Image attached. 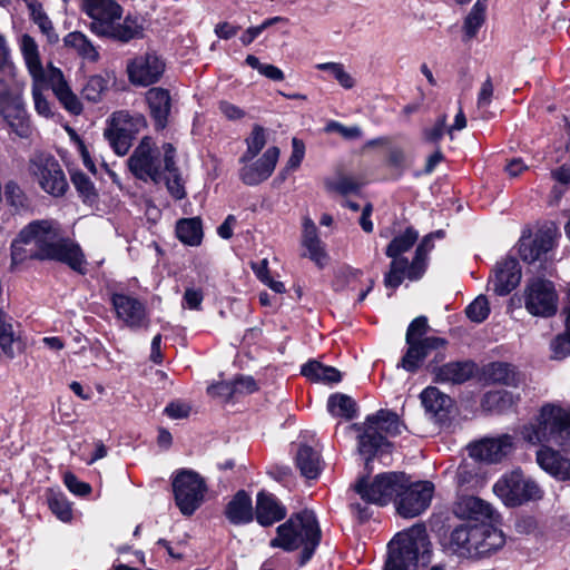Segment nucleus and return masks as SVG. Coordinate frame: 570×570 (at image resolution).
Returning a JSON list of instances; mask_svg holds the SVG:
<instances>
[{"label":"nucleus","instance_id":"obj_1","mask_svg":"<svg viewBox=\"0 0 570 570\" xmlns=\"http://www.w3.org/2000/svg\"><path fill=\"white\" fill-rule=\"evenodd\" d=\"M29 258L57 261L81 275L87 273V261L80 246L63 237L60 224L53 219L30 222L12 242V265L21 264Z\"/></svg>","mask_w":570,"mask_h":570},{"label":"nucleus","instance_id":"obj_2","mask_svg":"<svg viewBox=\"0 0 570 570\" xmlns=\"http://www.w3.org/2000/svg\"><path fill=\"white\" fill-rule=\"evenodd\" d=\"M523 439L542 448L537 452V462L542 470L559 480H570V460L546 444L570 445V409L548 403L543 405L534 422L523 426Z\"/></svg>","mask_w":570,"mask_h":570},{"label":"nucleus","instance_id":"obj_3","mask_svg":"<svg viewBox=\"0 0 570 570\" xmlns=\"http://www.w3.org/2000/svg\"><path fill=\"white\" fill-rule=\"evenodd\" d=\"M82 11L91 19L89 29L98 37L128 42L141 33L137 18L127 16L122 22V8L115 0H82Z\"/></svg>","mask_w":570,"mask_h":570},{"label":"nucleus","instance_id":"obj_4","mask_svg":"<svg viewBox=\"0 0 570 570\" xmlns=\"http://www.w3.org/2000/svg\"><path fill=\"white\" fill-rule=\"evenodd\" d=\"M321 529L316 515L311 510L294 513L289 519L277 527L276 537L272 539L273 548L285 551L302 550L299 564L304 566L313 557L321 542Z\"/></svg>","mask_w":570,"mask_h":570},{"label":"nucleus","instance_id":"obj_5","mask_svg":"<svg viewBox=\"0 0 570 570\" xmlns=\"http://www.w3.org/2000/svg\"><path fill=\"white\" fill-rule=\"evenodd\" d=\"M430 541L425 527L414 525L397 533L389 543V558L384 570H416L419 556L429 552Z\"/></svg>","mask_w":570,"mask_h":570},{"label":"nucleus","instance_id":"obj_6","mask_svg":"<svg viewBox=\"0 0 570 570\" xmlns=\"http://www.w3.org/2000/svg\"><path fill=\"white\" fill-rule=\"evenodd\" d=\"M406 481L403 472H385L373 479L361 478L354 484V491L366 503L384 507L391 501L395 503L399 492Z\"/></svg>","mask_w":570,"mask_h":570},{"label":"nucleus","instance_id":"obj_7","mask_svg":"<svg viewBox=\"0 0 570 570\" xmlns=\"http://www.w3.org/2000/svg\"><path fill=\"white\" fill-rule=\"evenodd\" d=\"M135 178L159 184L164 174V149L156 146L150 137H144L127 159Z\"/></svg>","mask_w":570,"mask_h":570},{"label":"nucleus","instance_id":"obj_8","mask_svg":"<svg viewBox=\"0 0 570 570\" xmlns=\"http://www.w3.org/2000/svg\"><path fill=\"white\" fill-rule=\"evenodd\" d=\"M29 173L39 187L52 197L65 196L69 188L59 161L50 154H35L29 160Z\"/></svg>","mask_w":570,"mask_h":570},{"label":"nucleus","instance_id":"obj_9","mask_svg":"<svg viewBox=\"0 0 570 570\" xmlns=\"http://www.w3.org/2000/svg\"><path fill=\"white\" fill-rule=\"evenodd\" d=\"M493 492L507 507H519L529 501L540 500L543 491L531 479H525L520 470L502 475L493 485Z\"/></svg>","mask_w":570,"mask_h":570},{"label":"nucleus","instance_id":"obj_10","mask_svg":"<svg viewBox=\"0 0 570 570\" xmlns=\"http://www.w3.org/2000/svg\"><path fill=\"white\" fill-rule=\"evenodd\" d=\"M145 127L146 119L141 114L119 110L112 114L110 126L105 130L104 136L114 151L124 156L130 149L136 135Z\"/></svg>","mask_w":570,"mask_h":570},{"label":"nucleus","instance_id":"obj_11","mask_svg":"<svg viewBox=\"0 0 570 570\" xmlns=\"http://www.w3.org/2000/svg\"><path fill=\"white\" fill-rule=\"evenodd\" d=\"M173 491L179 511L191 515L203 503L207 487L198 473L181 470L173 480Z\"/></svg>","mask_w":570,"mask_h":570},{"label":"nucleus","instance_id":"obj_12","mask_svg":"<svg viewBox=\"0 0 570 570\" xmlns=\"http://www.w3.org/2000/svg\"><path fill=\"white\" fill-rule=\"evenodd\" d=\"M434 484L430 481H406L395 500L397 513L403 518H414L424 512L433 498Z\"/></svg>","mask_w":570,"mask_h":570},{"label":"nucleus","instance_id":"obj_13","mask_svg":"<svg viewBox=\"0 0 570 570\" xmlns=\"http://www.w3.org/2000/svg\"><path fill=\"white\" fill-rule=\"evenodd\" d=\"M524 306L534 316H553L558 309V295L553 283L542 278L532 279L525 287Z\"/></svg>","mask_w":570,"mask_h":570},{"label":"nucleus","instance_id":"obj_14","mask_svg":"<svg viewBox=\"0 0 570 570\" xmlns=\"http://www.w3.org/2000/svg\"><path fill=\"white\" fill-rule=\"evenodd\" d=\"M557 235V228L552 225L538 229L533 236L523 234L519 240V254L522 261L529 264L549 261Z\"/></svg>","mask_w":570,"mask_h":570},{"label":"nucleus","instance_id":"obj_15","mask_svg":"<svg viewBox=\"0 0 570 570\" xmlns=\"http://www.w3.org/2000/svg\"><path fill=\"white\" fill-rule=\"evenodd\" d=\"M0 115L19 137H29L31 132L29 116L19 95H12L7 90L0 94Z\"/></svg>","mask_w":570,"mask_h":570},{"label":"nucleus","instance_id":"obj_16","mask_svg":"<svg viewBox=\"0 0 570 570\" xmlns=\"http://www.w3.org/2000/svg\"><path fill=\"white\" fill-rule=\"evenodd\" d=\"M165 71V62L154 52L138 56L127 63V72L131 83L150 86L157 82Z\"/></svg>","mask_w":570,"mask_h":570},{"label":"nucleus","instance_id":"obj_17","mask_svg":"<svg viewBox=\"0 0 570 570\" xmlns=\"http://www.w3.org/2000/svg\"><path fill=\"white\" fill-rule=\"evenodd\" d=\"M110 301L117 318L127 327L131 330L147 327L149 321L146 306L137 297L124 293H114Z\"/></svg>","mask_w":570,"mask_h":570},{"label":"nucleus","instance_id":"obj_18","mask_svg":"<svg viewBox=\"0 0 570 570\" xmlns=\"http://www.w3.org/2000/svg\"><path fill=\"white\" fill-rule=\"evenodd\" d=\"M279 158L278 147H269L255 163H243L239 170L240 180L247 186H256L265 181L273 174Z\"/></svg>","mask_w":570,"mask_h":570},{"label":"nucleus","instance_id":"obj_19","mask_svg":"<svg viewBox=\"0 0 570 570\" xmlns=\"http://www.w3.org/2000/svg\"><path fill=\"white\" fill-rule=\"evenodd\" d=\"M513 449V438L503 434L498 438H485L470 445V456L487 463H497Z\"/></svg>","mask_w":570,"mask_h":570},{"label":"nucleus","instance_id":"obj_20","mask_svg":"<svg viewBox=\"0 0 570 570\" xmlns=\"http://www.w3.org/2000/svg\"><path fill=\"white\" fill-rule=\"evenodd\" d=\"M454 514L459 519L482 522H498L499 514L491 504L473 495H462L454 504Z\"/></svg>","mask_w":570,"mask_h":570},{"label":"nucleus","instance_id":"obj_21","mask_svg":"<svg viewBox=\"0 0 570 570\" xmlns=\"http://www.w3.org/2000/svg\"><path fill=\"white\" fill-rule=\"evenodd\" d=\"M520 281L521 267L519 262L513 257H505L497 263L489 284L492 285L497 295L505 296L520 284Z\"/></svg>","mask_w":570,"mask_h":570},{"label":"nucleus","instance_id":"obj_22","mask_svg":"<svg viewBox=\"0 0 570 570\" xmlns=\"http://www.w3.org/2000/svg\"><path fill=\"white\" fill-rule=\"evenodd\" d=\"M406 344L407 350L401 358L399 366L410 373H414L420 368L431 351L443 348L446 345V341L442 337L426 336L423 342H406Z\"/></svg>","mask_w":570,"mask_h":570},{"label":"nucleus","instance_id":"obj_23","mask_svg":"<svg viewBox=\"0 0 570 570\" xmlns=\"http://www.w3.org/2000/svg\"><path fill=\"white\" fill-rule=\"evenodd\" d=\"M495 522L476 523V542L474 559H483L501 550L505 544L502 530L494 527Z\"/></svg>","mask_w":570,"mask_h":570},{"label":"nucleus","instance_id":"obj_24","mask_svg":"<svg viewBox=\"0 0 570 570\" xmlns=\"http://www.w3.org/2000/svg\"><path fill=\"white\" fill-rule=\"evenodd\" d=\"M428 367L434 374L435 382L451 384L466 382L476 371V365L472 361L449 362L440 366L430 363Z\"/></svg>","mask_w":570,"mask_h":570},{"label":"nucleus","instance_id":"obj_25","mask_svg":"<svg viewBox=\"0 0 570 570\" xmlns=\"http://www.w3.org/2000/svg\"><path fill=\"white\" fill-rule=\"evenodd\" d=\"M476 523H463L455 527L449 537L448 550L462 559H474Z\"/></svg>","mask_w":570,"mask_h":570},{"label":"nucleus","instance_id":"obj_26","mask_svg":"<svg viewBox=\"0 0 570 570\" xmlns=\"http://www.w3.org/2000/svg\"><path fill=\"white\" fill-rule=\"evenodd\" d=\"M286 517V508L272 493L261 491L256 498L255 519L263 527H269Z\"/></svg>","mask_w":570,"mask_h":570},{"label":"nucleus","instance_id":"obj_27","mask_svg":"<svg viewBox=\"0 0 570 570\" xmlns=\"http://www.w3.org/2000/svg\"><path fill=\"white\" fill-rule=\"evenodd\" d=\"M146 100L150 109V115L155 120L156 129H164L167 126L171 109L169 91L161 87H153L146 92Z\"/></svg>","mask_w":570,"mask_h":570},{"label":"nucleus","instance_id":"obj_28","mask_svg":"<svg viewBox=\"0 0 570 570\" xmlns=\"http://www.w3.org/2000/svg\"><path fill=\"white\" fill-rule=\"evenodd\" d=\"M49 85L55 96L67 111L72 115L81 114L82 104L70 89L60 69L52 68L50 70Z\"/></svg>","mask_w":570,"mask_h":570},{"label":"nucleus","instance_id":"obj_29","mask_svg":"<svg viewBox=\"0 0 570 570\" xmlns=\"http://www.w3.org/2000/svg\"><path fill=\"white\" fill-rule=\"evenodd\" d=\"M164 149V174L163 180H166V186L170 195L176 199H183L186 195L181 177L176 166L175 157L176 149L169 142L163 145Z\"/></svg>","mask_w":570,"mask_h":570},{"label":"nucleus","instance_id":"obj_30","mask_svg":"<svg viewBox=\"0 0 570 570\" xmlns=\"http://www.w3.org/2000/svg\"><path fill=\"white\" fill-rule=\"evenodd\" d=\"M225 515L227 520L235 525L252 522L255 512L250 495L244 490L236 492L225 508Z\"/></svg>","mask_w":570,"mask_h":570},{"label":"nucleus","instance_id":"obj_31","mask_svg":"<svg viewBox=\"0 0 570 570\" xmlns=\"http://www.w3.org/2000/svg\"><path fill=\"white\" fill-rule=\"evenodd\" d=\"M302 246L306 249L305 256L317 266H324L327 255L324 244L318 237L316 225L309 217H305L303 220Z\"/></svg>","mask_w":570,"mask_h":570},{"label":"nucleus","instance_id":"obj_32","mask_svg":"<svg viewBox=\"0 0 570 570\" xmlns=\"http://www.w3.org/2000/svg\"><path fill=\"white\" fill-rule=\"evenodd\" d=\"M384 445H387L386 439L372 423H367L358 436V452L365 458L366 469H370V461L382 451Z\"/></svg>","mask_w":570,"mask_h":570},{"label":"nucleus","instance_id":"obj_33","mask_svg":"<svg viewBox=\"0 0 570 570\" xmlns=\"http://www.w3.org/2000/svg\"><path fill=\"white\" fill-rule=\"evenodd\" d=\"M420 397L425 411L439 420L446 417L452 406L451 397L434 386L424 389Z\"/></svg>","mask_w":570,"mask_h":570},{"label":"nucleus","instance_id":"obj_34","mask_svg":"<svg viewBox=\"0 0 570 570\" xmlns=\"http://www.w3.org/2000/svg\"><path fill=\"white\" fill-rule=\"evenodd\" d=\"M296 465L306 479H316L322 472L323 461L317 450L301 444L296 454Z\"/></svg>","mask_w":570,"mask_h":570},{"label":"nucleus","instance_id":"obj_35","mask_svg":"<svg viewBox=\"0 0 570 570\" xmlns=\"http://www.w3.org/2000/svg\"><path fill=\"white\" fill-rule=\"evenodd\" d=\"M0 347L10 358L22 351L19 332L14 330L11 318L0 314Z\"/></svg>","mask_w":570,"mask_h":570},{"label":"nucleus","instance_id":"obj_36","mask_svg":"<svg viewBox=\"0 0 570 570\" xmlns=\"http://www.w3.org/2000/svg\"><path fill=\"white\" fill-rule=\"evenodd\" d=\"M301 374L313 382L324 384H334L342 380V374L337 368L315 360L305 363L301 368Z\"/></svg>","mask_w":570,"mask_h":570},{"label":"nucleus","instance_id":"obj_37","mask_svg":"<svg viewBox=\"0 0 570 570\" xmlns=\"http://www.w3.org/2000/svg\"><path fill=\"white\" fill-rule=\"evenodd\" d=\"M20 45L23 59L32 79L42 80L45 78V71L40 61L38 45L35 39L29 35H23Z\"/></svg>","mask_w":570,"mask_h":570},{"label":"nucleus","instance_id":"obj_38","mask_svg":"<svg viewBox=\"0 0 570 570\" xmlns=\"http://www.w3.org/2000/svg\"><path fill=\"white\" fill-rule=\"evenodd\" d=\"M176 236L185 245H200L203 239L202 219L199 217L179 219L176 224Z\"/></svg>","mask_w":570,"mask_h":570},{"label":"nucleus","instance_id":"obj_39","mask_svg":"<svg viewBox=\"0 0 570 570\" xmlns=\"http://www.w3.org/2000/svg\"><path fill=\"white\" fill-rule=\"evenodd\" d=\"M66 47L73 49L82 59L95 62L99 52L86 35L79 31L69 32L63 38Z\"/></svg>","mask_w":570,"mask_h":570},{"label":"nucleus","instance_id":"obj_40","mask_svg":"<svg viewBox=\"0 0 570 570\" xmlns=\"http://www.w3.org/2000/svg\"><path fill=\"white\" fill-rule=\"evenodd\" d=\"M257 383L252 376H238L236 377L232 385L228 383H219L217 385H212L208 387V393L210 394H250L257 391Z\"/></svg>","mask_w":570,"mask_h":570},{"label":"nucleus","instance_id":"obj_41","mask_svg":"<svg viewBox=\"0 0 570 570\" xmlns=\"http://www.w3.org/2000/svg\"><path fill=\"white\" fill-rule=\"evenodd\" d=\"M327 411L335 417L352 420L356 416L357 406L351 396L335 393L327 400Z\"/></svg>","mask_w":570,"mask_h":570},{"label":"nucleus","instance_id":"obj_42","mask_svg":"<svg viewBox=\"0 0 570 570\" xmlns=\"http://www.w3.org/2000/svg\"><path fill=\"white\" fill-rule=\"evenodd\" d=\"M433 235L425 236L415 250V256L409 268V279L416 281L422 277L426 268L428 254L433 248Z\"/></svg>","mask_w":570,"mask_h":570},{"label":"nucleus","instance_id":"obj_43","mask_svg":"<svg viewBox=\"0 0 570 570\" xmlns=\"http://www.w3.org/2000/svg\"><path fill=\"white\" fill-rule=\"evenodd\" d=\"M488 0H478L464 19L463 31L468 40L474 38L485 21Z\"/></svg>","mask_w":570,"mask_h":570},{"label":"nucleus","instance_id":"obj_44","mask_svg":"<svg viewBox=\"0 0 570 570\" xmlns=\"http://www.w3.org/2000/svg\"><path fill=\"white\" fill-rule=\"evenodd\" d=\"M419 238V233L409 227L404 233L395 236L389 244L385 254L390 258H402L401 255L412 248Z\"/></svg>","mask_w":570,"mask_h":570},{"label":"nucleus","instance_id":"obj_45","mask_svg":"<svg viewBox=\"0 0 570 570\" xmlns=\"http://www.w3.org/2000/svg\"><path fill=\"white\" fill-rule=\"evenodd\" d=\"M485 376L493 383L515 385L517 374L514 367L508 363L493 362L485 368Z\"/></svg>","mask_w":570,"mask_h":570},{"label":"nucleus","instance_id":"obj_46","mask_svg":"<svg viewBox=\"0 0 570 570\" xmlns=\"http://www.w3.org/2000/svg\"><path fill=\"white\" fill-rule=\"evenodd\" d=\"M246 151L239 158L240 163L252 161L266 145V131L261 125H254L250 135L246 138Z\"/></svg>","mask_w":570,"mask_h":570},{"label":"nucleus","instance_id":"obj_47","mask_svg":"<svg viewBox=\"0 0 570 570\" xmlns=\"http://www.w3.org/2000/svg\"><path fill=\"white\" fill-rule=\"evenodd\" d=\"M411 264L406 258H392L390 271L384 276V285L387 288L399 287L404 277L409 278V268Z\"/></svg>","mask_w":570,"mask_h":570},{"label":"nucleus","instance_id":"obj_48","mask_svg":"<svg viewBox=\"0 0 570 570\" xmlns=\"http://www.w3.org/2000/svg\"><path fill=\"white\" fill-rule=\"evenodd\" d=\"M366 422L390 434L401 433L399 416L391 411L381 410L375 415L367 416Z\"/></svg>","mask_w":570,"mask_h":570},{"label":"nucleus","instance_id":"obj_49","mask_svg":"<svg viewBox=\"0 0 570 570\" xmlns=\"http://www.w3.org/2000/svg\"><path fill=\"white\" fill-rule=\"evenodd\" d=\"M71 183L85 202H92L96 197L95 186L90 178L83 173L69 168Z\"/></svg>","mask_w":570,"mask_h":570},{"label":"nucleus","instance_id":"obj_50","mask_svg":"<svg viewBox=\"0 0 570 570\" xmlns=\"http://www.w3.org/2000/svg\"><path fill=\"white\" fill-rule=\"evenodd\" d=\"M316 69L328 71L344 89H352L355 86L354 78L345 70L341 62L317 63Z\"/></svg>","mask_w":570,"mask_h":570},{"label":"nucleus","instance_id":"obj_51","mask_svg":"<svg viewBox=\"0 0 570 570\" xmlns=\"http://www.w3.org/2000/svg\"><path fill=\"white\" fill-rule=\"evenodd\" d=\"M325 187L328 191H335L341 195L356 194L361 189V184L350 176H340L325 180Z\"/></svg>","mask_w":570,"mask_h":570},{"label":"nucleus","instance_id":"obj_52","mask_svg":"<svg viewBox=\"0 0 570 570\" xmlns=\"http://www.w3.org/2000/svg\"><path fill=\"white\" fill-rule=\"evenodd\" d=\"M48 504L51 512L62 522H69L72 519V509L70 502L62 493H51L48 498Z\"/></svg>","mask_w":570,"mask_h":570},{"label":"nucleus","instance_id":"obj_53","mask_svg":"<svg viewBox=\"0 0 570 570\" xmlns=\"http://www.w3.org/2000/svg\"><path fill=\"white\" fill-rule=\"evenodd\" d=\"M30 17L32 21L39 27L40 31L47 37L49 42H56L58 35L55 32L53 26L40 3L35 9H31Z\"/></svg>","mask_w":570,"mask_h":570},{"label":"nucleus","instance_id":"obj_54","mask_svg":"<svg viewBox=\"0 0 570 570\" xmlns=\"http://www.w3.org/2000/svg\"><path fill=\"white\" fill-rule=\"evenodd\" d=\"M108 89V80L102 76H92L88 79L82 89V95L88 101L97 102Z\"/></svg>","mask_w":570,"mask_h":570},{"label":"nucleus","instance_id":"obj_55","mask_svg":"<svg viewBox=\"0 0 570 570\" xmlns=\"http://www.w3.org/2000/svg\"><path fill=\"white\" fill-rule=\"evenodd\" d=\"M4 197L7 203L14 207L17 210L24 209L29 206L28 197L21 187L14 181H9L6 184Z\"/></svg>","mask_w":570,"mask_h":570},{"label":"nucleus","instance_id":"obj_56","mask_svg":"<svg viewBox=\"0 0 570 570\" xmlns=\"http://www.w3.org/2000/svg\"><path fill=\"white\" fill-rule=\"evenodd\" d=\"M45 78L42 80H33L32 85V98L35 102L36 111L46 118L51 117L53 114L51 111V107L49 101L43 96L42 91L45 89Z\"/></svg>","mask_w":570,"mask_h":570},{"label":"nucleus","instance_id":"obj_57","mask_svg":"<svg viewBox=\"0 0 570 570\" xmlns=\"http://www.w3.org/2000/svg\"><path fill=\"white\" fill-rule=\"evenodd\" d=\"M466 316L474 323H482L490 314V306L484 295H479L465 309Z\"/></svg>","mask_w":570,"mask_h":570},{"label":"nucleus","instance_id":"obj_58","mask_svg":"<svg viewBox=\"0 0 570 570\" xmlns=\"http://www.w3.org/2000/svg\"><path fill=\"white\" fill-rule=\"evenodd\" d=\"M428 327V318L425 316L414 318L407 327L405 341L423 342Z\"/></svg>","mask_w":570,"mask_h":570},{"label":"nucleus","instance_id":"obj_59","mask_svg":"<svg viewBox=\"0 0 570 570\" xmlns=\"http://www.w3.org/2000/svg\"><path fill=\"white\" fill-rule=\"evenodd\" d=\"M66 487L76 495L85 497L91 492L89 483L80 481L73 473L67 472L63 476Z\"/></svg>","mask_w":570,"mask_h":570},{"label":"nucleus","instance_id":"obj_60","mask_svg":"<svg viewBox=\"0 0 570 570\" xmlns=\"http://www.w3.org/2000/svg\"><path fill=\"white\" fill-rule=\"evenodd\" d=\"M446 127V116H440L435 124L431 128H426L423 131L424 140L431 144H438L443 135Z\"/></svg>","mask_w":570,"mask_h":570},{"label":"nucleus","instance_id":"obj_61","mask_svg":"<svg viewBox=\"0 0 570 570\" xmlns=\"http://www.w3.org/2000/svg\"><path fill=\"white\" fill-rule=\"evenodd\" d=\"M305 156V146L302 140L297 138L292 139V154L286 164V170H296Z\"/></svg>","mask_w":570,"mask_h":570},{"label":"nucleus","instance_id":"obj_62","mask_svg":"<svg viewBox=\"0 0 570 570\" xmlns=\"http://www.w3.org/2000/svg\"><path fill=\"white\" fill-rule=\"evenodd\" d=\"M552 179L558 184L553 187L554 195H562L570 183V168L561 166L551 171Z\"/></svg>","mask_w":570,"mask_h":570},{"label":"nucleus","instance_id":"obj_63","mask_svg":"<svg viewBox=\"0 0 570 570\" xmlns=\"http://www.w3.org/2000/svg\"><path fill=\"white\" fill-rule=\"evenodd\" d=\"M191 411V407L188 403L175 401L169 403L165 410L164 413L174 420L185 419L189 415Z\"/></svg>","mask_w":570,"mask_h":570},{"label":"nucleus","instance_id":"obj_64","mask_svg":"<svg viewBox=\"0 0 570 570\" xmlns=\"http://www.w3.org/2000/svg\"><path fill=\"white\" fill-rule=\"evenodd\" d=\"M494 87L490 77L482 83L478 94L476 106L479 109H487L493 97Z\"/></svg>","mask_w":570,"mask_h":570}]
</instances>
